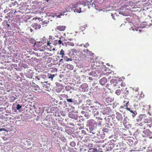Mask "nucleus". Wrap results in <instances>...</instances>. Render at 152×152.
<instances>
[{
	"label": "nucleus",
	"mask_w": 152,
	"mask_h": 152,
	"mask_svg": "<svg viewBox=\"0 0 152 152\" xmlns=\"http://www.w3.org/2000/svg\"><path fill=\"white\" fill-rule=\"evenodd\" d=\"M115 94L118 95H119L120 94V91L119 90H117L115 92Z\"/></svg>",
	"instance_id": "10"
},
{
	"label": "nucleus",
	"mask_w": 152,
	"mask_h": 152,
	"mask_svg": "<svg viewBox=\"0 0 152 152\" xmlns=\"http://www.w3.org/2000/svg\"><path fill=\"white\" fill-rule=\"evenodd\" d=\"M33 27L35 29H39L41 28V26L38 24L34 23L33 24Z\"/></svg>",
	"instance_id": "4"
},
{
	"label": "nucleus",
	"mask_w": 152,
	"mask_h": 152,
	"mask_svg": "<svg viewBox=\"0 0 152 152\" xmlns=\"http://www.w3.org/2000/svg\"><path fill=\"white\" fill-rule=\"evenodd\" d=\"M67 101L68 102H72V99H67Z\"/></svg>",
	"instance_id": "12"
},
{
	"label": "nucleus",
	"mask_w": 152,
	"mask_h": 152,
	"mask_svg": "<svg viewBox=\"0 0 152 152\" xmlns=\"http://www.w3.org/2000/svg\"><path fill=\"white\" fill-rule=\"evenodd\" d=\"M91 107H93H93H91Z\"/></svg>",
	"instance_id": "20"
},
{
	"label": "nucleus",
	"mask_w": 152,
	"mask_h": 152,
	"mask_svg": "<svg viewBox=\"0 0 152 152\" xmlns=\"http://www.w3.org/2000/svg\"><path fill=\"white\" fill-rule=\"evenodd\" d=\"M80 5V4H78L75 7V9L74 10V12H76L78 13L81 12V8L80 7H79V6Z\"/></svg>",
	"instance_id": "1"
},
{
	"label": "nucleus",
	"mask_w": 152,
	"mask_h": 152,
	"mask_svg": "<svg viewBox=\"0 0 152 152\" xmlns=\"http://www.w3.org/2000/svg\"><path fill=\"white\" fill-rule=\"evenodd\" d=\"M67 66L68 68H70L71 69H72L73 68V66L71 65L68 64Z\"/></svg>",
	"instance_id": "6"
},
{
	"label": "nucleus",
	"mask_w": 152,
	"mask_h": 152,
	"mask_svg": "<svg viewBox=\"0 0 152 152\" xmlns=\"http://www.w3.org/2000/svg\"><path fill=\"white\" fill-rule=\"evenodd\" d=\"M64 14L61 13L60 15H57V17L60 18H61V17L60 16H64Z\"/></svg>",
	"instance_id": "11"
},
{
	"label": "nucleus",
	"mask_w": 152,
	"mask_h": 152,
	"mask_svg": "<svg viewBox=\"0 0 152 152\" xmlns=\"http://www.w3.org/2000/svg\"><path fill=\"white\" fill-rule=\"evenodd\" d=\"M58 42L59 43V45H60L61 44V43H62V41H61L60 40H59L58 41Z\"/></svg>",
	"instance_id": "14"
},
{
	"label": "nucleus",
	"mask_w": 152,
	"mask_h": 152,
	"mask_svg": "<svg viewBox=\"0 0 152 152\" xmlns=\"http://www.w3.org/2000/svg\"><path fill=\"white\" fill-rule=\"evenodd\" d=\"M60 54L62 55V57H63L64 55V51L63 50L61 49L60 52Z\"/></svg>",
	"instance_id": "8"
},
{
	"label": "nucleus",
	"mask_w": 152,
	"mask_h": 152,
	"mask_svg": "<svg viewBox=\"0 0 152 152\" xmlns=\"http://www.w3.org/2000/svg\"><path fill=\"white\" fill-rule=\"evenodd\" d=\"M145 116V115H141L140 116V117H142H142H143L144 116Z\"/></svg>",
	"instance_id": "15"
},
{
	"label": "nucleus",
	"mask_w": 152,
	"mask_h": 152,
	"mask_svg": "<svg viewBox=\"0 0 152 152\" xmlns=\"http://www.w3.org/2000/svg\"><path fill=\"white\" fill-rule=\"evenodd\" d=\"M72 60L70 58H68L66 60V61H72Z\"/></svg>",
	"instance_id": "13"
},
{
	"label": "nucleus",
	"mask_w": 152,
	"mask_h": 152,
	"mask_svg": "<svg viewBox=\"0 0 152 152\" xmlns=\"http://www.w3.org/2000/svg\"><path fill=\"white\" fill-rule=\"evenodd\" d=\"M56 29L60 31H63L65 30V27L64 26H58L57 27Z\"/></svg>",
	"instance_id": "3"
},
{
	"label": "nucleus",
	"mask_w": 152,
	"mask_h": 152,
	"mask_svg": "<svg viewBox=\"0 0 152 152\" xmlns=\"http://www.w3.org/2000/svg\"><path fill=\"white\" fill-rule=\"evenodd\" d=\"M107 82V79L105 77H103L99 81L100 83L102 86L104 85Z\"/></svg>",
	"instance_id": "2"
},
{
	"label": "nucleus",
	"mask_w": 152,
	"mask_h": 152,
	"mask_svg": "<svg viewBox=\"0 0 152 152\" xmlns=\"http://www.w3.org/2000/svg\"><path fill=\"white\" fill-rule=\"evenodd\" d=\"M68 43L69 45H71L72 46H73L74 45V44L72 42H68Z\"/></svg>",
	"instance_id": "9"
},
{
	"label": "nucleus",
	"mask_w": 152,
	"mask_h": 152,
	"mask_svg": "<svg viewBox=\"0 0 152 152\" xmlns=\"http://www.w3.org/2000/svg\"><path fill=\"white\" fill-rule=\"evenodd\" d=\"M55 75H52L50 73H48V77L49 78H51V80H52L53 78L54 77Z\"/></svg>",
	"instance_id": "5"
},
{
	"label": "nucleus",
	"mask_w": 152,
	"mask_h": 152,
	"mask_svg": "<svg viewBox=\"0 0 152 152\" xmlns=\"http://www.w3.org/2000/svg\"><path fill=\"white\" fill-rule=\"evenodd\" d=\"M72 144H74V145L75 143H74V142H72Z\"/></svg>",
	"instance_id": "19"
},
{
	"label": "nucleus",
	"mask_w": 152,
	"mask_h": 152,
	"mask_svg": "<svg viewBox=\"0 0 152 152\" xmlns=\"http://www.w3.org/2000/svg\"><path fill=\"white\" fill-rule=\"evenodd\" d=\"M136 90H137V91H138V89L137 88V89H136Z\"/></svg>",
	"instance_id": "21"
},
{
	"label": "nucleus",
	"mask_w": 152,
	"mask_h": 152,
	"mask_svg": "<svg viewBox=\"0 0 152 152\" xmlns=\"http://www.w3.org/2000/svg\"><path fill=\"white\" fill-rule=\"evenodd\" d=\"M3 129H0V131H2Z\"/></svg>",
	"instance_id": "17"
},
{
	"label": "nucleus",
	"mask_w": 152,
	"mask_h": 152,
	"mask_svg": "<svg viewBox=\"0 0 152 152\" xmlns=\"http://www.w3.org/2000/svg\"><path fill=\"white\" fill-rule=\"evenodd\" d=\"M63 60V59H61V60L60 61H61Z\"/></svg>",
	"instance_id": "16"
},
{
	"label": "nucleus",
	"mask_w": 152,
	"mask_h": 152,
	"mask_svg": "<svg viewBox=\"0 0 152 152\" xmlns=\"http://www.w3.org/2000/svg\"><path fill=\"white\" fill-rule=\"evenodd\" d=\"M49 43L48 42L47 43V45H49Z\"/></svg>",
	"instance_id": "18"
},
{
	"label": "nucleus",
	"mask_w": 152,
	"mask_h": 152,
	"mask_svg": "<svg viewBox=\"0 0 152 152\" xmlns=\"http://www.w3.org/2000/svg\"><path fill=\"white\" fill-rule=\"evenodd\" d=\"M22 107V106L21 105H20L19 104H18L17 105V107L16 109L17 110H19Z\"/></svg>",
	"instance_id": "7"
}]
</instances>
